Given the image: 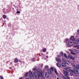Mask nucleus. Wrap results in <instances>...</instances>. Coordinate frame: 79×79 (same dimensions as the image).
Instances as JSON below:
<instances>
[{"label": "nucleus", "instance_id": "nucleus-35", "mask_svg": "<svg viewBox=\"0 0 79 79\" xmlns=\"http://www.w3.org/2000/svg\"><path fill=\"white\" fill-rule=\"evenodd\" d=\"M69 58H71V59L72 56H69Z\"/></svg>", "mask_w": 79, "mask_h": 79}, {"label": "nucleus", "instance_id": "nucleus-13", "mask_svg": "<svg viewBox=\"0 0 79 79\" xmlns=\"http://www.w3.org/2000/svg\"><path fill=\"white\" fill-rule=\"evenodd\" d=\"M64 74H65V76H68V72L66 71L64 72Z\"/></svg>", "mask_w": 79, "mask_h": 79}, {"label": "nucleus", "instance_id": "nucleus-34", "mask_svg": "<svg viewBox=\"0 0 79 79\" xmlns=\"http://www.w3.org/2000/svg\"><path fill=\"white\" fill-rule=\"evenodd\" d=\"M17 13H21V12H20V11H19L18 10H17Z\"/></svg>", "mask_w": 79, "mask_h": 79}, {"label": "nucleus", "instance_id": "nucleus-3", "mask_svg": "<svg viewBox=\"0 0 79 79\" xmlns=\"http://www.w3.org/2000/svg\"><path fill=\"white\" fill-rule=\"evenodd\" d=\"M63 79H71L70 77L68 76H66V75H64L63 77Z\"/></svg>", "mask_w": 79, "mask_h": 79}, {"label": "nucleus", "instance_id": "nucleus-7", "mask_svg": "<svg viewBox=\"0 0 79 79\" xmlns=\"http://www.w3.org/2000/svg\"><path fill=\"white\" fill-rule=\"evenodd\" d=\"M33 75L34 77H37V73L33 72Z\"/></svg>", "mask_w": 79, "mask_h": 79}, {"label": "nucleus", "instance_id": "nucleus-22", "mask_svg": "<svg viewBox=\"0 0 79 79\" xmlns=\"http://www.w3.org/2000/svg\"><path fill=\"white\" fill-rule=\"evenodd\" d=\"M71 39L73 41V40H74L75 39H74V37L72 36L71 37Z\"/></svg>", "mask_w": 79, "mask_h": 79}, {"label": "nucleus", "instance_id": "nucleus-37", "mask_svg": "<svg viewBox=\"0 0 79 79\" xmlns=\"http://www.w3.org/2000/svg\"><path fill=\"white\" fill-rule=\"evenodd\" d=\"M45 68H48V66L46 65V66Z\"/></svg>", "mask_w": 79, "mask_h": 79}, {"label": "nucleus", "instance_id": "nucleus-2", "mask_svg": "<svg viewBox=\"0 0 79 79\" xmlns=\"http://www.w3.org/2000/svg\"><path fill=\"white\" fill-rule=\"evenodd\" d=\"M65 69L67 71H72V70L71 69V67H66L65 68Z\"/></svg>", "mask_w": 79, "mask_h": 79}, {"label": "nucleus", "instance_id": "nucleus-45", "mask_svg": "<svg viewBox=\"0 0 79 79\" xmlns=\"http://www.w3.org/2000/svg\"><path fill=\"white\" fill-rule=\"evenodd\" d=\"M57 79H60V78H58V77H57Z\"/></svg>", "mask_w": 79, "mask_h": 79}, {"label": "nucleus", "instance_id": "nucleus-11", "mask_svg": "<svg viewBox=\"0 0 79 79\" xmlns=\"http://www.w3.org/2000/svg\"><path fill=\"white\" fill-rule=\"evenodd\" d=\"M56 60L57 62H58L59 63H60L61 62V59L58 58H57Z\"/></svg>", "mask_w": 79, "mask_h": 79}, {"label": "nucleus", "instance_id": "nucleus-41", "mask_svg": "<svg viewBox=\"0 0 79 79\" xmlns=\"http://www.w3.org/2000/svg\"><path fill=\"white\" fill-rule=\"evenodd\" d=\"M60 55L58 56V57H60Z\"/></svg>", "mask_w": 79, "mask_h": 79}, {"label": "nucleus", "instance_id": "nucleus-31", "mask_svg": "<svg viewBox=\"0 0 79 79\" xmlns=\"http://www.w3.org/2000/svg\"><path fill=\"white\" fill-rule=\"evenodd\" d=\"M60 54L61 56H63V52H60Z\"/></svg>", "mask_w": 79, "mask_h": 79}, {"label": "nucleus", "instance_id": "nucleus-44", "mask_svg": "<svg viewBox=\"0 0 79 79\" xmlns=\"http://www.w3.org/2000/svg\"><path fill=\"white\" fill-rule=\"evenodd\" d=\"M77 41H78V42H79V39H77Z\"/></svg>", "mask_w": 79, "mask_h": 79}, {"label": "nucleus", "instance_id": "nucleus-23", "mask_svg": "<svg viewBox=\"0 0 79 79\" xmlns=\"http://www.w3.org/2000/svg\"><path fill=\"white\" fill-rule=\"evenodd\" d=\"M48 71L50 74H52V72L51 71V70H50V69H49L48 70Z\"/></svg>", "mask_w": 79, "mask_h": 79}, {"label": "nucleus", "instance_id": "nucleus-42", "mask_svg": "<svg viewBox=\"0 0 79 79\" xmlns=\"http://www.w3.org/2000/svg\"><path fill=\"white\" fill-rule=\"evenodd\" d=\"M41 55H44V54H43V53H41Z\"/></svg>", "mask_w": 79, "mask_h": 79}, {"label": "nucleus", "instance_id": "nucleus-14", "mask_svg": "<svg viewBox=\"0 0 79 79\" xmlns=\"http://www.w3.org/2000/svg\"><path fill=\"white\" fill-rule=\"evenodd\" d=\"M65 63H66V64H69L70 62H69V61L68 60H65Z\"/></svg>", "mask_w": 79, "mask_h": 79}, {"label": "nucleus", "instance_id": "nucleus-36", "mask_svg": "<svg viewBox=\"0 0 79 79\" xmlns=\"http://www.w3.org/2000/svg\"><path fill=\"white\" fill-rule=\"evenodd\" d=\"M0 79H3V77L2 76L0 77Z\"/></svg>", "mask_w": 79, "mask_h": 79}, {"label": "nucleus", "instance_id": "nucleus-18", "mask_svg": "<svg viewBox=\"0 0 79 79\" xmlns=\"http://www.w3.org/2000/svg\"><path fill=\"white\" fill-rule=\"evenodd\" d=\"M68 44L69 45H74L73 43L71 42H69Z\"/></svg>", "mask_w": 79, "mask_h": 79}, {"label": "nucleus", "instance_id": "nucleus-43", "mask_svg": "<svg viewBox=\"0 0 79 79\" xmlns=\"http://www.w3.org/2000/svg\"><path fill=\"white\" fill-rule=\"evenodd\" d=\"M48 56H46L47 58H48Z\"/></svg>", "mask_w": 79, "mask_h": 79}, {"label": "nucleus", "instance_id": "nucleus-30", "mask_svg": "<svg viewBox=\"0 0 79 79\" xmlns=\"http://www.w3.org/2000/svg\"><path fill=\"white\" fill-rule=\"evenodd\" d=\"M70 74L71 76H73V72H70Z\"/></svg>", "mask_w": 79, "mask_h": 79}, {"label": "nucleus", "instance_id": "nucleus-10", "mask_svg": "<svg viewBox=\"0 0 79 79\" xmlns=\"http://www.w3.org/2000/svg\"><path fill=\"white\" fill-rule=\"evenodd\" d=\"M70 52L72 54H73V55H76V53H74V51H73L72 49H70Z\"/></svg>", "mask_w": 79, "mask_h": 79}, {"label": "nucleus", "instance_id": "nucleus-12", "mask_svg": "<svg viewBox=\"0 0 79 79\" xmlns=\"http://www.w3.org/2000/svg\"><path fill=\"white\" fill-rule=\"evenodd\" d=\"M57 66L58 67V68H61V64L60 63H57L56 64Z\"/></svg>", "mask_w": 79, "mask_h": 79}, {"label": "nucleus", "instance_id": "nucleus-20", "mask_svg": "<svg viewBox=\"0 0 79 79\" xmlns=\"http://www.w3.org/2000/svg\"><path fill=\"white\" fill-rule=\"evenodd\" d=\"M38 76H41V72L40 71H38Z\"/></svg>", "mask_w": 79, "mask_h": 79}, {"label": "nucleus", "instance_id": "nucleus-33", "mask_svg": "<svg viewBox=\"0 0 79 79\" xmlns=\"http://www.w3.org/2000/svg\"><path fill=\"white\" fill-rule=\"evenodd\" d=\"M62 60L63 62H64V63H65V61L66 60H64V59H62Z\"/></svg>", "mask_w": 79, "mask_h": 79}, {"label": "nucleus", "instance_id": "nucleus-26", "mask_svg": "<svg viewBox=\"0 0 79 79\" xmlns=\"http://www.w3.org/2000/svg\"><path fill=\"white\" fill-rule=\"evenodd\" d=\"M29 74V73H26L25 74V76L26 77H27V76Z\"/></svg>", "mask_w": 79, "mask_h": 79}, {"label": "nucleus", "instance_id": "nucleus-38", "mask_svg": "<svg viewBox=\"0 0 79 79\" xmlns=\"http://www.w3.org/2000/svg\"><path fill=\"white\" fill-rule=\"evenodd\" d=\"M77 49H79V46H77Z\"/></svg>", "mask_w": 79, "mask_h": 79}, {"label": "nucleus", "instance_id": "nucleus-4", "mask_svg": "<svg viewBox=\"0 0 79 79\" xmlns=\"http://www.w3.org/2000/svg\"><path fill=\"white\" fill-rule=\"evenodd\" d=\"M73 42L75 44H78V41L77 40V39H74L73 41Z\"/></svg>", "mask_w": 79, "mask_h": 79}, {"label": "nucleus", "instance_id": "nucleus-19", "mask_svg": "<svg viewBox=\"0 0 79 79\" xmlns=\"http://www.w3.org/2000/svg\"><path fill=\"white\" fill-rule=\"evenodd\" d=\"M64 57H65V58H67V59H68L69 58V57H68V56H66V54L64 53Z\"/></svg>", "mask_w": 79, "mask_h": 79}, {"label": "nucleus", "instance_id": "nucleus-17", "mask_svg": "<svg viewBox=\"0 0 79 79\" xmlns=\"http://www.w3.org/2000/svg\"><path fill=\"white\" fill-rule=\"evenodd\" d=\"M30 78L31 79H34V77H33V74H31L29 75Z\"/></svg>", "mask_w": 79, "mask_h": 79}, {"label": "nucleus", "instance_id": "nucleus-32", "mask_svg": "<svg viewBox=\"0 0 79 79\" xmlns=\"http://www.w3.org/2000/svg\"><path fill=\"white\" fill-rule=\"evenodd\" d=\"M51 69L52 71H54L53 68V67H51Z\"/></svg>", "mask_w": 79, "mask_h": 79}, {"label": "nucleus", "instance_id": "nucleus-28", "mask_svg": "<svg viewBox=\"0 0 79 79\" xmlns=\"http://www.w3.org/2000/svg\"><path fill=\"white\" fill-rule=\"evenodd\" d=\"M65 40L66 42H68L69 41V40H68V39H65Z\"/></svg>", "mask_w": 79, "mask_h": 79}, {"label": "nucleus", "instance_id": "nucleus-1", "mask_svg": "<svg viewBox=\"0 0 79 79\" xmlns=\"http://www.w3.org/2000/svg\"><path fill=\"white\" fill-rule=\"evenodd\" d=\"M71 64L73 68H74L75 69H73L72 71L74 74H77V73H79V65H75L74 64L72 63Z\"/></svg>", "mask_w": 79, "mask_h": 79}, {"label": "nucleus", "instance_id": "nucleus-5", "mask_svg": "<svg viewBox=\"0 0 79 79\" xmlns=\"http://www.w3.org/2000/svg\"><path fill=\"white\" fill-rule=\"evenodd\" d=\"M42 71H41V79H45V77L44 76V75H43V73Z\"/></svg>", "mask_w": 79, "mask_h": 79}, {"label": "nucleus", "instance_id": "nucleus-40", "mask_svg": "<svg viewBox=\"0 0 79 79\" xmlns=\"http://www.w3.org/2000/svg\"><path fill=\"white\" fill-rule=\"evenodd\" d=\"M78 46H77V45L75 46H74V47H77Z\"/></svg>", "mask_w": 79, "mask_h": 79}, {"label": "nucleus", "instance_id": "nucleus-24", "mask_svg": "<svg viewBox=\"0 0 79 79\" xmlns=\"http://www.w3.org/2000/svg\"><path fill=\"white\" fill-rule=\"evenodd\" d=\"M3 18L4 19H6V16L5 15H3Z\"/></svg>", "mask_w": 79, "mask_h": 79}, {"label": "nucleus", "instance_id": "nucleus-39", "mask_svg": "<svg viewBox=\"0 0 79 79\" xmlns=\"http://www.w3.org/2000/svg\"><path fill=\"white\" fill-rule=\"evenodd\" d=\"M19 79H23V77H21L19 78Z\"/></svg>", "mask_w": 79, "mask_h": 79}, {"label": "nucleus", "instance_id": "nucleus-15", "mask_svg": "<svg viewBox=\"0 0 79 79\" xmlns=\"http://www.w3.org/2000/svg\"><path fill=\"white\" fill-rule=\"evenodd\" d=\"M61 65L63 67H66V65L64 63H62Z\"/></svg>", "mask_w": 79, "mask_h": 79}, {"label": "nucleus", "instance_id": "nucleus-9", "mask_svg": "<svg viewBox=\"0 0 79 79\" xmlns=\"http://www.w3.org/2000/svg\"><path fill=\"white\" fill-rule=\"evenodd\" d=\"M19 61V60L17 58H16L14 60V62L15 63H18V62Z\"/></svg>", "mask_w": 79, "mask_h": 79}, {"label": "nucleus", "instance_id": "nucleus-25", "mask_svg": "<svg viewBox=\"0 0 79 79\" xmlns=\"http://www.w3.org/2000/svg\"><path fill=\"white\" fill-rule=\"evenodd\" d=\"M46 51H47V49L45 48H44L43 49V52H46Z\"/></svg>", "mask_w": 79, "mask_h": 79}, {"label": "nucleus", "instance_id": "nucleus-6", "mask_svg": "<svg viewBox=\"0 0 79 79\" xmlns=\"http://www.w3.org/2000/svg\"><path fill=\"white\" fill-rule=\"evenodd\" d=\"M33 73H34V71L35 73H37V72H38V69L36 68H34L33 69Z\"/></svg>", "mask_w": 79, "mask_h": 79}, {"label": "nucleus", "instance_id": "nucleus-8", "mask_svg": "<svg viewBox=\"0 0 79 79\" xmlns=\"http://www.w3.org/2000/svg\"><path fill=\"white\" fill-rule=\"evenodd\" d=\"M45 76L46 77H48L50 76V74H49V73H48L47 72L46 73Z\"/></svg>", "mask_w": 79, "mask_h": 79}, {"label": "nucleus", "instance_id": "nucleus-46", "mask_svg": "<svg viewBox=\"0 0 79 79\" xmlns=\"http://www.w3.org/2000/svg\"><path fill=\"white\" fill-rule=\"evenodd\" d=\"M76 79H79V78H77Z\"/></svg>", "mask_w": 79, "mask_h": 79}, {"label": "nucleus", "instance_id": "nucleus-16", "mask_svg": "<svg viewBox=\"0 0 79 79\" xmlns=\"http://www.w3.org/2000/svg\"><path fill=\"white\" fill-rule=\"evenodd\" d=\"M73 51L75 52V53H79V51L78 50H77L76 49H74L73 50Z\"/></svg>", "mask_w": 79, "mask_h": 79}, {"label": "nucleus", "instance_id": "nucleus-29", "mask_svg": "<svg viewBox=\"0 0 79 79\" xmlns=\"http://www.w3.org/2000/svg\"><path fill=\"white\" fill-rule=\"evenodd\" d=\"M75 58V57H73V56L72 57V58H71V59H72L73 60H74V59Z\"/></svg>", "mask_w": 79, "mask_h": 79}, {"label": "nucleus", "instance_id": "nucleus-27", "mask_svg": "<svg viewBox=\"0 0 79 79\" xmlns=\"http://www.w3.org/2000/svg\"><path fill=\"white\" fill-rule=\"evenodd\" d=\"M29 74L30 75H32V72L31 71H29Z\"/></svg>", "mask_w": 79, "mask_h": 79}, {"label": "nucleus", "instance_id": "nucleus-21", "mask_svg": "<svg viewBox=\"0 0 79 79\" xmlns=\"http://www.w3.org/2000/svg\"><path fill=\"white\" fill-rule=\"evenodd\" d=\"M54 72H55L56 74V75H58V72H57V70H56V69H54Z\"/></svg>", "mask_w": 79, "mask_h": 79}]
</instances>
